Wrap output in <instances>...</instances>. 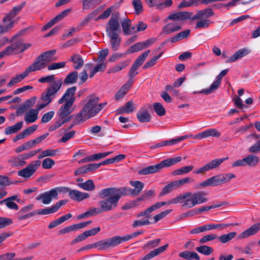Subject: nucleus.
Here are the masks:
<instances>
[{"label": "nucleus", "instance_id": "f257e3e1", "mask_svg": "<svg viewBox=\"0 0 260 260\" xmlns=\"http://www.w3.org/2000/svg\"><path fill=\"white\" fill-rule=\"evenodd\" d=\"M123 194H124V192L119 188L108 187L102 189L98 194L99 198L102 199L98 204L99 207H95L98 215L116 208Z\"/></svg>", "mask_w": 260, "mask_h": 260}, {"label": "nucleus", "instance_id": "f03ea898", "mask_svg": "<svg viewBox=\"0 0 260 260\" xmlns=\"http://www.w3.org/2000/svg\"><path fill=\"white\" fill-rule=\"evenodd\" d=\"M207 193L204 191H199L194 193L190 191L186 192L183 194H180L175 198L170 200L168 202H162L166 203V205L175 204L184 200V203L182 205L183 207L192 208L197 204H200L207 202L208 201V198L206 197Z\"/></svg>", "mask_w": 260, "mask_h": 260}, {"label": "nucleus", "instance_id": "7ed1b4c3", "mask_svg": "<svg viewBox=\"0 0 260 260\" xmlns=\"http://www.w3.org/2000/svg\"><path fill=\"white\" fill-rule=\"evenodd\" d=\"M150 52V50L145 51L135 60L128 73L130 79L116 93V100L122 99L127 93L134 82L132 78L138 74L137 70L144 63Z\"/></svg>", "mask_w": 260, "mask_h": 260}, {"label": "nucleus", "instance_id": "20e7f679", "mask_svg": "<svg viewBox=\"0 0 260 260\" xmlns=\"http://www.w3.org/2000/svg\"><path fill=\"white\" fill-rule=\"evenodd\" d=\"M87 101L74 120L75 124H80L97 114L96 104L99 101V98L91 95L87 98Z\"/></svg>", "mask_w": 260, "mask_h": 260}, {"label": "nucleus", "instance_id": "39448f33", "mask_svg": "<svg viewBox=\"0 0 260 260\" xmlns=\"http://www.w3.org/2000/svg\"><path fill=\"white\" fill-rule=\"evenodd\" d=\"M182 160L181 156L167 158L161 161L159 163L155 165L149 166L144 168L138 171V174L140 175H145L150 174H153L158 172L165 167H169L180 162Z\"/></svg>", "mask_w": 260, "mask_h": 260}, {"label": "nucleus", "instance_id": "423d86ee", "mask_svg": "<svg viewBox=\"0 0 260 260\" xmlns=\"http://www.w3.org/2000/svg\"><path fill=\"white\" fill-rule=\"evenodd\" d=\"M55 53V50H50L42 53L29 67L34 72L44 69L48 63L56 60V57H54Z\"/></svg>", "mask_w": 260, "mask_h": 260}, {"label": "nucleus", "instance_id": "0eeeda50", "mask_svg": "<svg viewBox=\"0 0 260 260\" xmlns=\"http://www.w3.org/2000/svg\"><path fill=\"white\" fill-rule=\"evenodd\" d=\"M121 243L120 236H115L95 242L94 247L99 250L104 251L115 247Z\"/></svg>", "mask_w": 260, "mask_h": 260}, {"label": "nucleus", "instance_id": "6e6552de", "mask_svg": "<svg viewBox=\"0 0 260 260\" xmlns=\"http://www.w3.org/2000/svg\"><path fill=\"white\" fill-rule=\"evenodd\" d=\"M55 86H51L49 88H46L41 94V100L44 103L38 106V110H41L48 105L55 97L59 88V84H55Z\"/></svg>", "mask_w": 260, "mask_h": 260}, {"label": "nucleus", "instance_id": "1a4fd4ad", "mask_svg": "<svg viewBox=\"0 0 260 260\" xmlns=\"http://www.w3.org/2000/svg\"><path fill=\"white\" fill-rule=\"evenodd\" d=\"M130 184L135 187L134 189L127 188L125 187H120L119 189L124 192L125 196H131L133 197L137 196L140 194L144 187V184L140 181H131Z\"/></svg>", "mask_w": 260, "mask_h": 260}, {"label": "nucleus", "instance_id": "9d476101", "mask_svg": "<svg viewBox=\"0 0 260 260\" xmlns=\"http://www.w3.org/2000/svg\"><path fill=\"white\" fill-rule=\"evenodd\" d=\"M41 162L40 160L32 161L25 168L19 170L18 175L25 178L31 177L40 166Z\"/></svg>", "mask_w": 260, "mask_h": 260}, {"label": "nucleus", "instance_id": "9b49d317", "mask_svg": "<svg viewBox=\"0 0 260 260\" xmlns=\"http://www.w3.org/2000/svg\"><path fill=\"white\" fill-rule=\"evenodd\" d=\"M229 69H224L222 70L216 77V80L214 81L209 88L204 89L199 92L200 93H204L206 95L209 94L215 91L219 87L221 81L223 77H224L228 72Z\"/></svg>", "mask_w": 260, "mask_h": 260}, {"label": "nucleus", "instance_id": "f8f14e48", "mask_svg": "<svg viewBox=\"0 0 260 260\" xmlns=\"http://www.w3.org/2000/svg\"><path fill=\"white\" fill-rule=\"evenodd\" d=\"M77 88L76 86H72L68 88L62 96L58 100V103L61 104L65 102L71 105H73L76 100V96L75 93L76 92Z\"/></svg>", "mask_w": 260, "mask_h": 260}, {"label": "nucleus", "instance_id": "ddd939ff", "mask_svg": "<svg viewBox=\"0 0 260 260\" xmlns=\"http://www.w3.org/2000/svg\"><path fill=\"white\" fill-rule=\"evenodd\" d=\"M228 157L215 159L211 160L203 167L193 171V173L199 174H204L205 172L218 167L222 162L226 160Z\"/></svg>", "mask_w": 260, "mask_h": 260}, {"label": "nucleus", "instance_id": "4468645a", "mask_svg": "<svg viewBox=\"0 0 260 260\" xmlns=\"http://www.w3.org/2000/svg\"><path fill=\"white\" fill-rule=\"evenodd\" d=\"M67 203V201L66 200H60L57 202L55 205H53L51 207H47L41 210H35L34 211L35 215H47L55 213L57 212L62 206L65 205Z\"/></svg>", "mask_w": 260, "mask_h": 260}, {"label": "nucleus", "instance_id": "2eb2a0df", "mask_svg": "<svg viewBox=\"0 0 260 260\" xmlns=\"http://www.w3.org/2000/svg\"><path fill=\"white\" fill-rule=\"evenodd\" d=\"M57 195L56 189L53 188L39 194L36 199L37 201L41 200L43 204L47 205L50 204L53 199H57Z\"/></svg>", "mask_w": 260, "mask_h": 260}, {"label": "nucleus", "instance_id": "dca6fc26", "mask_svg": "<svg viewBox=\"0 0 260 260\" xmlns=\"http://www.w3.org/2000/svg\"><path fill=\"white\" fill-rule=\"evenodd\" d=\"M120 31V26L117 18L111 17L106 27L107 36L118 35Z\"/></svg>", "mask_w": 260, "mask_h": 260}, {"label": "nucleus", "instance_id": "f3484780", "mask_svg": "<svg viewBox=\"0 0 260 260\" xmlns=\"http://www.w3.org/2000/svg\"><path fill=\"white\" fill-rule=\"evenodd\" d=\"M222 178L221 174L211 177L207 180L201 182L198 186V188L205 187L207 186H216L222 184Z\"/></svg>", "mask_w": 260, "mask_h": 260}, {"label": "nucleus", "instance_id": "a211bd4d", "mask_svg": "<svg viewBox=\"0 0 260 260\" xmlns=\"http://www.w3.org/2000/svg\"><path fill=\"white\" fill-rule=\"evenodd\" d=\"M71 9H66L60 13L56 15L54 18H53L52 20L49 21L46 25H45L42 29V31H45L50 27H51L54 24L58 22L62 19H63L65 17L68 16L69 13L71 12Z\"/></svg>", "mask_w": 260, "mask_h": 260}, {"label": "nucleus", "instance_id": "6ab92c4d", "mask_svg": "<svg viewBox=\"0 0 260 260\" xmlns=\"http://www.w3.org/2000/svg\"><path fill=\"white\" fill-rule=\"evenodd\" d=\"M38 81L40 83H49V86L46 88H49L51 86H55V84H59V88H58V91L61 88L63 85V79L59 78L57 80H55V77L54 75H50L47 76L46 77H44L41 78H39Z\"/></svg>", "mask_w": 260, "mask_h": 260}, {"label": "nucleus", "instance_id": "aec40b11", "mask_svg": "<svg viewBox=\"0 0 260 260\" xmlns=\"http://www.w3.org/2000/svg\"><path fill=\"white\" fill-rule=\"evenodd\" d=\"M192 15L193 13L191 12L181 11L170 15L168 17V19L169 20H177L179 21H185L189 19L192 21Z\"/></svg>", "mask_w": 260, "mask_h": 260}, {"label": "nucleus", "instance_id": "412c9836", "mask_svg": "<svg viewBox=\"0 0 260 260\" xmlns=\"http://www.w3.org/2000/svg\"><path fill=\"white\" fill-rule=\"evenodd\" d=\"M215 13L213 10L210 8H207L197 11V13L193 16L192 20L199 19H208L214 15Z\"/></svg>", "mask_w": 260, "mask_h": 260}, {"label": "nucleus", "instance_id": "4be33fe9", "mask_svg": "<svg viewBox=\"0 0 260 260\" xmlns=\"http://www.w3.org/2000/svg\"><path fill=\"white\" fill-rule=\"evenodd\" d=\"M260 230V223H256L252 225L242 233L238 236V239L247 238L251 236L256 234Z\"/></svg>", "mask_w": 260, "mask_h": 260}, {"label": "nucleus", "instance_id": "5701e85b", "mask_svg": "<svg viewBox=\"0 0 260 260\" xmlns=\"http://www.w3.org/2000/svg\"><path fill=\"white\" fill-rule=\"evenodd\" d=\"M68 195L71 200L77 202H81L90 197V194L88 193L81 192L76 189L70 191Z\"/></svg>", "mask_w": 260, "mask_h": 260}, {"label": "nucleus", "instance_id": "b1692460", "mask_svg": "<svg viewBox=\"0 0 260 260\" xmlns=\"http://www.w3.org/2000/svg\"><path fill=\"white\" fill-rule=\"evenodd\" d=\"M8 162L12 167L20 168L24 166L26 164L25 159L23 154H20L11 157Z\"/></svg>", "mask_w": 260, "mask_h": 260}, {"label": "nucleus", "instance_id": "393cba45", "mask_svg": "<svg viewBox=\"0 0 260 260\" xmlns=\"http://www.w3.org/2000/svg\"><path fill=\"white\" fill-rule=\"evenodd\" d=\"M166 205V203L163 202H157L152 205L151 206L146 209L144 211L141 212L137 214V217H140L141 216H145L146 219L148 220L151 218L150 213L153 211L160 208L162 206Z\"/></svg>", "mask_w": 260, "mask_h": 260}, {"label": "nucleus", "instance_id": "a878e982", "mask_svg": "<svg viewBox=\"0 0 260 260\" xmlns=\"http://www.w3.org/2000/svg\"><path fill=\"white\" fill-rule=\"evenodd\" d=\"M190 33V30L188 29L182 31L177 35L173 37L171 40L170 39H166L163 42H162L160 44V47H163L165 45L168 43L169 41H171V43H174L178 41H180L182 39H185L187 38Z\"/></svg>", "mask_w": 260, "mask_h": 260}, {"label": "nucleus", "instance_id": "bb28decb", "mask_svg": "<svg viewBox=\"0 0 260 260\" xmlns=\"http://www.w3.org/2000/svg\"><path fill=\"white\" fill-rule=\"evenodd\" d=\"M25 5V2H23L21 4L14 7L11 11L5 14V17H4V21H11V19H13L20 12Z\"/></svg>", "mask_w": 260, "mask_h": 260}, {"label": "nucleus", "instance_id": "cd10ccee", "mask_svg": "<svg viewBox=\"0 0 260 260\" xmlns=\"http://www.w3.org/2000/svg\"><path fill=\"white\" fill-rule=\"evenodd\" d=\"M34 72L30 67L29 66L26 68L25 70L22 73L17 75L15 77H13L9 82L8 83L7 86L8 87H11L15 84L18 83L19 82L22 80L26 76H28V74L30 72Z\"/></svg>", "mask_w": 260, "mask_h": 260}, {"label": "nucleus", "instance_id": "c85d7f7f", "mask_svg": "<svg viewBox=\"0 0 260 260\" xmlns=\"http://www.w3.org/2000/svg\"><path fill=\"white\" fill-rule=\"evenodd\" d=\"M168 246L169 244H166L164 246L159 247L158 248L151 251L144 256L140 258L139 260H149L166 251Z\"/></svg>", "mask_w": 260, "mask_h": 260}, {"label": "nucleus", "instance_id": "c756f323", "mask_svg": "<svg viewBox=\"0 0 260 260\" xmlns=\"http://www.w3.org/2000/svg\"><path fill=\"white\" fill-rule=\"evenodd\" d=\"M249 51L246 48H242L238 50L233 55L225 60L226 63H230L236 61L237 60L247 55Z\"/></svg>", "mask_w": 260, "mask_h": 260}, {"label": "nucleus", "instance_id": "7c9ffc66", "mask_svg": "<svg viewBox=\"0 0 260 260\" xmlns=\"http://www.w3.org/2000/svg\"><path fill=\"white\" fill-rule=\"evenodd\" d=\"M221 133L215 128H210L198 134V136L196 138H199V139L206 138L209 137H214L219 138Z\"/></svg>", "mask_w": 260, "mask_h": 260}, {"label": "nucleus", "instance_id": "2f4dec72", "mask_svg": "<svg viewBox=\"0 0 260 260\" xmlns=\"http://www.w3.org/2000/svg\"><path fill=\"white\" fill-rule=\"evenodd\" d=\"M72 106L73 105L65 103L60 107L58 111V114L60 119H63L67 118V116L73 111V109H71Z\"/></svg>", "mask_w": 260, "mask_h": 260}, {"label": "nucleus", "instance_id": "473e14b6", "mask_svg": "<svg viewBox=\"0 0 260 260\" xmlns=\"http://www.w3.org/2000/svg\"><path fill=\"white\" fill-rule=\"evenodd\" d=\"M137 118L141 123L148 122L151 121V116L148 111L144 108H141L137 113Z\"/></svg>", "mask_w": 260, "mask_h": 260}, {"label": "nucleus", "instance_id": "72a5a7b5", "mask_svg": "<svg viewBox=\"0 0 260 260\" xmlns=\"http://www.w3.org/2000/svg\"><path fill=\"white\" fill-rule=\"evenodd\" d=\"M182 29V27L176 23L170 22L166 24L162 28L163 32L167 35L178 31Z\"/></svg>", "mask_w": 260, "mask_h": 260}, {"label": "nucleus", "instance_id": "f704fd0d", "mask_svg": "<svg viewBox=\"0 0 260 260\" xmlns=\"http://www.w3.org/2000/svg\"><path fill=\"white\" fill-rule=\"evenodd\" d=\"M78 78V73L76 71H73L69 73L64 80H63V84L66 85L73 84L76 83Z\"/></svg>", "mask_w": 260, "mask_h": 260}, {"label": "nucleus", "instance_id": "c9c22d12", "mask_svg": "<svg viewBox=\"0 0 260 260\" xmlns=\"http://www.w3.org/2000/svg\"><path fill=\"white\" fill-rule=\"evenodd\" d=\"M245 165L250 167L256 166L259 162V158L257 155L249 154L244 157Z\"/></svg>", "mask_w": 260, "mask_h": 260}, {"label": "nucleus", "instance_id": "e433bc0d", "mask_svg": "<svg viewBox=\"0 0 260 260\" xmlns=\"http://www.w3.org/2000/svg\"><path fill=\"white\" fill-rule=\"evenodd\" d=\"M39 111L37 109H32L25 115L24 120L27 123H33L38 118Z\"/></svg>", "mask_w": 260, "mask_h": 260}, {"label": "nucleus", "instance_id": "4c0bfd02", "mask_svg": "<svg viewBox=\"0 0 260 260\" xmlns=\"http://www.w3.org/2000/svg\"><path fill=\"white\" fill-rule=\"evenodd\" d=\"M179 256L187 260L200 259L199 255L194 251H183L179 254Z\"/></svg>", "mask_w": 260, "mask_h": 260}, {"label": "nucleus", "instance_id": "58836bf2", "mask_svg": "<svg viewBox=\"0 0 260 260\" xmlns=\"http://www.w3.org/2000/svg\"><path fill=\"white\" fill-rule=\"evenodd\" d=\"M108 37L111 39L110 43L112 50L116 51L118 50L121 41V38L119 37V35H112L108 36Z\"/></svg>", "mask_w": 260, "mask_h": 260}, {"label": "nucleus", "instance_id": "ea45409f", "mask_svg": "<svg viewBox=\"0 0 260 260\" xmlns=\"http://www.w3.org/2000/svg\"><path fill=\"white\" fill-rule=\"evenodd\" d=\"M77 186L79 188L87 191H92L95 188V186L91 179H88L83 183H78Z\"/></svg>", "mask_w": 260, "mask_h": 260}, {"label": "nucleus", "instance_id": "a19ab883", "mask_svg": "<svg viewBox=\"0 0 260 260\" xmlns=\"http://www.w3.org/2000/svg\"><path fill=\"white\" fill-rule=\"evenodd\" d=\"M70 61H72L75 65L74 68L76 70L81 69L84 64V60L81 56L79 54H74L71 56Z\"/></svg>", "mask_w": 260, "mask_h": 260}, {"label": "nucleus", "instance_id": "79ce46f5", "mask_svg": "<svg viewBox=\"0 0 260 260\" xmlns=\"http://www.w3.org/2000/svg\"><path fill=\"white\" fill-rule=\"evenodd\" d=\"M14 21L12 19L11 21H4L3 19V24H0V35L8 32L14 26Z\"/></svg>", "mask_w": 260, "mask_h": 260}, {"label": "nucleus", "instance_id": "37998d69", "mask_svg": "<svg viewBox=\"0 0 260 260\" xmlns=\"http://www.w3.org/2000/svg\"><path fill=\"white\" fill-rule=\"evenodd\" d=\"M23 121H19L14 125L8 126L5 129V133L7 135L15 133L22 127Z\"/></svg>", "mask_w": 260, "mask_h": 260}, {"label": "nucleus", "instance_id": "c03bdc74", "mask_svg": "<svg viewBox=\"0 0 260 260\" xmlns=\"http://www.w3.org/2000/svg\"><path fill=\"white\" fill-rule=\"evenodd\" d=\"M100 0H83L82 3V9L89 10L97 6L100 3Z\"/></svg>", "mask_w": 260, "mask_h": 260}, {"label": "nucleus", "instance_id": "a18cd8bd", "mask_svg": "<svg viewBox=\"0 0 260 260\" xmlns=\"http://www.w3.org/2000/svg\"><path fill=\"white\" fill-rule=\"evenodd\" d=\"M237 234L236 232H232L226 234L220 235L217 238L220 242L224 244L234 239L236 236Z\"/></svg>", "mask_w": 260, "mask_h": 260}, {"label": "nucleus", "instance_id": "49530a36", "mask_svg": "<svg viewBox=\"0 0 260 260\" xmlns=\"http://www.w3.org/2000/svg\"><path fill=\"white\" fill-rule=\"evenodd\" d=\"M119 113H130L134 110V103L132 101L127 102L124 106L119 108Z\"/></svg>", "mask_w": 260, "mask_h": 260}, {"label": "nucleus", "instance_id": "de8ad7c7", "mask_svg": "<svg viewBox=\"0 0 260 260\" xmlns=\"http://www.w3.org/2000/svg\"><path fill=\"white\" fill-rule=\"evenodd\" d=\"M177 188H178L177 184L175 182V181H173L171 182L170 183L167 184L162 189L161 191L160 192L159 196H164L172 191L176 189Z\"/></svg>", "mask_w": 260, "mask_h": 260}, {"label": "nucleus", "instance_id": "09e8293b", "mask_svg": "<svg viewBox=\"0 0 260 260\" xmlns=\"http://www.w3.org/2000/svg\"><path fill=\"white\" fill-rule=\"evenodd\" d=\"M121 23L123 34L125 36L130 35L131 32L129 29L131 26V20L129 19L126 18L121 22Z\"/></svg>", "mask_w": 260, "mask_h": 260}, {"label": "nucleus", "instance_id": "8fccbe9b", "mask_svg": "<svg viewBox=\"0 0 260 260\" xmlns=\"http://www.w3.org/2000/svg\"><path fill=\"white\" fill-rule=\"evenodd\" d=\"M196 250L198 252L205 255H209L213 251V249L212 247L205 245L196 247Z\"/></svg>", "mask_w": 260, "mask_h": 260}, {"label": "nucleus", "instance_id": "3c124183", "mask_svg": "<svg viewBox=\"0 0 260 260\" xmlns=\"http://www.w3.org/2000/svg\"><path fill=\"white\" fill-rule=\"evenodd\" d=\"M212 22L209 19H199L195 26V29L206 28L209 27Z\"/></svg>", "mask_w": 260, "mask_h": 260}, {"label": "nucleus", "instance_id": "603ef678", "mask_svg": "<svg viewBox=\"0 0 260 260\" xmlns=\"http://www.w3.org/2000/svg\"><path fill=\"white\" fill-rule=\"evenodd\" d=\"M193 166H184L178 169L174 170L172 172V174L173 175H181L189 172L193 169Z\"/></svg>", "mask_w": 260, "mask_h": 260}, {"label": "nucleus", "instance_id": "864d4df0", "mask_svg": "<svg viewBox=\"0 0 260 260\" xmlns=\"http://www.w3.org/2000/svg\"><path fill=\"white\" fill-rule=\"evenodd\" d=\"M58 152V149H47L42 151L38 156V159H42L46 156H54Z\"/></svg>", "mask_w": 260, "mask_h": 260}, {"label": "nucleus", "instance_id": "5fc2aeb1", "mask_svg": "<svg viewBox=\"0 0 260 260\" xmlns=\"http://www.w3.org/2000/svg\"><path fill=\"white\" fill-rule=\"evenodd\" d=\"M143 45L141 42L135 44L126 51V54H129L133 53L144 49V48Z\"/></svg>", "mask_w": 260, "mask_h": 260}, {"label": "nucleus", "instance_id": "6e6d98bb", "mask_svg": "<svg viewBox=\"0 0 260 260\" xmlns=\"http://www.w3.org/2000/svg\"><path fill=\"white\" fill-rule=\"evenodd\" d=\"M18 182V181H11L9 178L6 176L0 175V187H6L10 184H16Z\"/></svg>", "mask_w": 260, "mask_h": 260}, {"label": "nucleus", "instance_id": "4d7b16f0", "mask_svg": "<svg viewBox=\"0 0 260 260\" xmlns=\"http://www.w3.org/2000/svg\"><path fill=\"white\" fill-rule=\"evenodd\" d=\"M132 5L135 10V13L138 15L143 12V8L141 0H133Z\"/></svg>", "mask_w": 260, "mask_h": 260}, {"label": "nucleus", "instance_id": "13d9d810", "mask_svg": "<svg viewBox=\"0 0 260 260\" xmlns=\"http://www.w3.org/2000/svg\"><path fill=\"white\" fill-rule=\"evenodd\" d=\"M153 107L154 111L159 116L165 115L166 110L163 106L159 103H155L153 104Z\"/></svg>", "mask_w": 260, "mask_h": 260}, {"label": "nucleus", "instance_id": "bf43d9fd", "mask_svg": "<svg viewBox=\"0 0 260 260\" xmlns=\"http://www.w3.org/2000/svg\"><path fill=\"white\" fill-rule=\"evenodd\" d=\"M162 52L159 53L158 55L153 57L151 59L148 60L143 67V69L144 70H146L147 69L150 68L153 66H154L157 60L162 55Z\"/></svg>", "mask_w": 260, "mask_h": 260}, {"label": "nucleus", "instance_id": "052dcab7", "mask_svg": "<svg viewBox=\"0 0 260 260\" xmlns=\"http://www.w3.org/2000/svg\"><path fill=\"white\" fill-rule=\"evenodd\" d=\"M160 239H156L147 242L144 245V248L151 249L157 247L160 242Z\"/></svg>", "mask_w": 260, "mask_h": 260}, {"label": "nucleus", "instance_id": "680f3d73", "mask_svg": "<svg viewBox=\"0 0 260 260\" xmlns=\"http://www.w3.org/2000/svg\"><path fill=\"white\" fill-rule=\"evenodd\" d=\"M98 215L95 209V207L90 208L86 212L79 215L77 217L78 219H82L87 216H95Z\"/></svg>", "mask_w": 260, "mask_h": 260}, {"label": "nucleus", "instance_id": "e2e57ef3", "mask_svg": "<svg viewBox=\"0 0 260 260\" xmlns=\"http://www.w3.org/2000/svg\"><path fill=\"white\" fill-rule=\"evenodd\" d=\"M172 210H166L154 216V221L153 222V223H156L159 220L164 218L166 216L170 214L172 212Z\"/></svg>", "mask_w": 260, "mask_h": 260}, {"label": "nucleus", "instance_id": "0e129e2a", "mask_svg": "<svg viewBox=\"0 0 260 260\" xmlns=\"http://www.w3.org/2000/svg\"><path fill=\"white\" fill-rule=\"evenodd\" d=\"M32 147H33V146H32L31 142L30 140V141H28V142L24 143L21 146H20L18 147L17 148H16L15 149V151L16 153H18L22 152V151L28 150L29 149L32 148Z\"/></svg>", "mask_w": 260, "mask_h": 260}, {"label": "nucleus", "instance_id": "69168bd1", "mask_svg": "<svg viewBox=\"0 0 260 260\" xmlns=\"http://www.w3.org/2000/svg\"><path fill=\"white\" fill-rule=\"evenodd\" d=\"M3 203H5L6 206L10 209L12 210H18V206L14 202L8 200L7 201L6 199L0 201V204L2 205Z\"/></svg>", "mask_w": 260, "mask_h": 260}, {"label": "nucleus", "instance_id": "338daca9", "mask_svg": "<svg viewBox=\"0 0 260 260\" xmlns=\"http://www.w3.org/2000/svg\"><path fill=\"white\" fill-rule=\"evenodd\" d=\"M55 164L53 159L50 158H45L42 161V167L45 169H51Z\"/></svg>", "mask_w": 260, "mask_h": 260}, {"label": "nucleus", "instance_id": "774afa93", "mask_svg": "<svg viewBox=\"0 0 260 260\" xmlns=\"http://www.w3.org/2000/svg\"><path fill=\"white\" fill-rule=\"evenodd\" d=\"M154 193H155L154 190H152V189L149 190L145 192L144 193H143L140 197L137 198V199L136 200V201L140 202L142 201L147 200V199H149L150 197L154 196Z\"/></svg>", "mask_w": 260, "mask_h": 260}]
</instances>
